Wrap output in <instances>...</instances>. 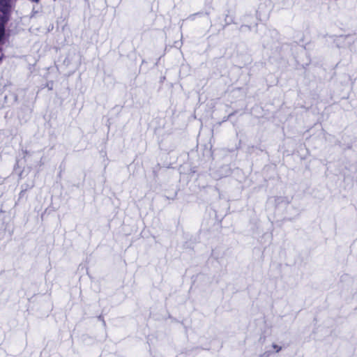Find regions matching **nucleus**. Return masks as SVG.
<instances>
[{
	"instance_id": "obj_1",
	"label": "nucleus",
	"mask_w": 357,
	"mask_h": 357,
	"mask_svg": "<svg viewBox=\"0 0 357 357\" xmlns=\"http://www.w3.org/2000/svg\"><path fill=\"white\" fill-rule=\"evenodd\" d=\"M16 0H0V11L4 15L10 13Z\"/></svg>"
},
{
	"instance_id": "obj_2",
	"label": "nucleus",
	"mask_w": 357,
	"mask_h": 357,
	"mask_svg": "<svg viewBox=\"0 0 357 357\" xmlns=\"http://www.w3.org/2000/svg\"><path fill=\"white\" fill-rule=\"evenodd\" d=\"M273 347L276 350L277 352H279L281 350V347H279L276 344H273Z\"/></svg>"
}]
</instances>
